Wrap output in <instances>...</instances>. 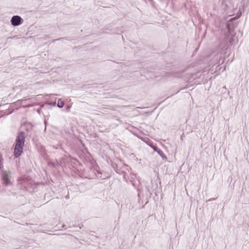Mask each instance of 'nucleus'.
I'll list each match as a JSON object with an SVG mask.
<instances>
[{
    "label": "nucleus",
    "mask_w": 249,
    "mask_h": 249,
    "mask_svg": "<svg viewBox=\"0 0 249 249\" xmlns=\"http://www.w3.org/2000/svg\"><path fill=\"white\" fill-rule=\"evenodd\" d=\"M26 139L25 133L23 131H19L13 144V156L15 158H19L23 153V148Z\"/></svg>",
    "instance_id": "nucleus-1"
},
{
    "label": "nucleus",
    "mask_w": 249,
    "mask_h": 249,
    "mask_svg": "<svg viewBox=\"0 0 249 249\" xmlns=\"http://www.w3.org/2000/svg\"><path fill=\"white\" fill-rule=\"evenodd\" d=\"M19 188L24 192L33 193L36 188L38 183L35 182L29 176H23L18 179Z\"/></svg>",
    "instance_id": "nucleus-2"
},
{
    "label": "nucleus",
    "mask_w": 249,
    "mask_h": 249,
    "mask_svg": "<svg viewBox=\"0 0 249 249\" xmlns=\"http://www.w3.org/2000/svg\"><path fill=\"white\" fill-rule=\"evenodd\" d=\"M226 26L228 30L227 33L225 34L224 39L219 44V47L225 50H228L232 46L234 41L233 37L235 35L234 31V28L233 25L227 23Z\"/></svg>",
    "instance_id": "nucleus-3"
},
{
    "label": "nucleus",
    "mask_w": 249,
    "mask_h": 249,
    "mask_svg": "<svg viewBox=\"0 0 249 249\" xmlns=\"http://www.w3.org/2000/svg\"><path fill=\"white\" fill-rule=\"evenodd\" d=\"M98 169H100V167L96 163L94 164L91 163L89 167L85 169L83 176L88 178H96Z\"/></svg>",
    "instance_id": "nucleus-4"
},
{
    "label": "nucleus",
    "mask_w": 249,
    "mask_h": 249,
    "mask_svg": "<svg viewBox=\"0 0 249 249\" xmlns=\"http://www.w3.org/2000/svg\"><path fill=\"white\" fill-rule=\"evenodd\" d=\"M10 171L7 172L4 170L0 171L1 179L3 186H9L13 185V182L10 179Z\"/></svg>",
    "instance_id": "nucleus-5"
},
{
    "label": "nucleus",
    "mask_w": 249,
    "mask_h": 249,
    "mask_svg": "<svg viewBox=\"0 0 249 249\" xmlns=\"http://www.w3.org/2000/svg\"><path fill=\"white\" fill-rule=\"evenodd\" d=\"M66 162L73 168H77L78 166H82V164L76 159L69 156L66 158Z\"/></svg>",
    "instance_id": "nucleus-6"
},
{
    "label": "nucleus",
    "mask_w": 249,
    "mask_h": 249,
    "mask_svg": "<svg viewBox=\"0 0 249 249\" xmlns=\"http://www.w3.org/2000/svg\"><path fill=\"white\" fill-rule=\"evenodd\" d=\"M23 22V19L18 15L12 16L10 19L11 24L14 27L19 26L21 25Z\"/></svg>",
    "instance_id": "nucleus-7"
},
{
    "label": "nucleus",
    "mask_w": 249,
    "mask_h": 249,
    "mask_svg": "<svg viewBox=\"0 0 249 249\" xmlns=\"http://www.w3.org/2000/svg\"><path fill=\"white\" fill-rule=\"evenodd\" d=\"M57 98L55 97V101H48L46 103L43 104L41 105V107H47L48 106H52V107H55L56 106V101Z\"/></svg>",
    "instance_id": "nucleus-8"
},
{
    "label": "nucleus",
    "mask_w": 249,
    "mask_h": 249,
    "mask_svg": "<svg viewBox=\"0 0 249 249\" xmlns=\"http://www.w3.org/2000/svg\"><path fill=\"white\" fill-rule=\"evenodd\" d=\"M108 176L105 173H103L100 169H98L96 178L103 180L108 178Z\"/></svg>",
    "instance_id": "nucleus-9"
},
{
    "label": "nucleus",
    "mask_w": 249,
    "mask_h": 249,
    "mask_svg": "<svg viewBox=\"0 0 249 249\" xmlns=\"http://www.w3.org/2000/svg\"><path fill=\"white\" fill-rule=\"evenodd\" d=\"M153 149L154 151L157 152L158 153V154L162 158L163 160L167 159V157L164 154L162 150H161L160 148L156 147L155 148H153Z\"/></svg>",
    "instance_id": "nucleus-10"
},
{
    "label": "nucleus",
    "mask_w": 249,
    "mask_h": 249,
    "mask_svg": "<svg viewBox=\"0 0 249 249\" xmlns=\"http://www.w3.org/2000/svg\"><path fill=\"white\" fill-rule=\"evenodd\" d=\"M3 106L5 107H8V108H6L4 111H2V112H4V113L5 114L4 115H10L14 111L13 109H11L10 106H8V104H4Z\"/></svg>",
    "instance_id": "nucleus-11"
},
{
    "label": "nucleus",
    "mask_w": 249,
    "mask_h": 249,
    "mask_svg": "<svg viewBox=\"0 0 249 249\" xmlns=\"http://www.w3.org/2000/svg\"><path fill=\"white\" fill-rule=\"evenodd\" d=\"M38 151L40 154L42 156H44L46 154V149L45 146L40 145L38 147Z\"/></svg>",
    "instance_id": "nucleus-12"
},
{
    "label": "nucleus",
    "mask_w": 249,
    "mask_h": 249,
    "mask_svg": "<svg viewBox=\"0 0 249 249\" xmlns=\"http://www.w3.org/2000/svg\"><path fill=\"white\" fill-rule=\"evenodd\" d=\"M25 125L26 126L25 130L27 132H29L32 129L34 125L30 122H27L25 123Z\"/></svg>",
    "instance_id": "nucleus-13"
},
{
    "label": "nucleus",
    "mask_w": 249,
    "mask_h": 249,
    "mask_svg": "<svg viewBox=\"0 0 249 249\" xmlns=\"http://www.w3.org/2000/svg\"><path fill=\"white\" fill-rule=\"evenodd\" d=\"M57 100L56 106L59 108H62L64 106V102L60 98L57 99Z\"/></svg>",
    "instance_id": "nucleus-14"
},
{
    "label": "nucleus",
    "mask_w": 249,
    "mask_h": 249,
    "mask_svg": "<svg viewBox=\"0 0 249 249\" xmlns=\"http://www.w3.org/2000/svg\"><path fill=\"white\" fill-rule=\"evenodd\" d=\"M56 40H57V41H62V42H64V40H68L71 41H72L73 39L71 38V37L66 36L57 38Z\"/></svg>",
    "instance_id": "nucleus-15"
},
{
    "label": "nucleus",
    "mask_w": 249,
    "mask_h": 249,
    "mask_svg": "<svg viewBox=\"0 0 249 249\" xmlns=\"http://www.w3.org/2000/svg\"><path fill=\"white\" fill-rule=\"evenodd\" d=\"M49 165H50L52 167L55 168H57L61 166L59 162H58L57 161H56L55 162H51L49 163Z\"/></svg>",
    "instance_id": "nucleus-16"
},
{
    "label": "nucleus",
    "mask_w": 249,
    "mask_h": 249,
    "mask_svg": "<svg viewBox=\"0 0 249 249\" xmlns=\"http://www.w3.org/2000/svg\"><path fill=\"white\" fill-rule=\"evenodd\" d=\"M111 166L117 174H121L122 173H125L124 172H120V170L118 169L117 165L116 163H112Z\"/></svg>",
    "instance_id": "nucleus-17"
},
{
    "label": "nucleus",
    "mask_w": 249,
    "mask_h": 249,
    "mask_svg": "<svg viewBox=\"0 0 249 249\" xmlns=\"http://www.w3.org/2000/svg\"><path fill=\"white\" fill-rule=\"evenodd\" d=\"M81 150H82V152L83 153V154H84L86 155H87V156L89 157V156H91V155H90V153L89 152L87 147H86L84 148H82L81 149Z\"/></svg>",
    "instance_id": "nucleus-18"
},
{
    "label": "nucleus",
    "mask_w": 249,
    "mask_h": 249,
    "mask_svg": "<svg viewBox=\"0 0 249 249\" xmlns=\"http://www.w3.org/2000/svg\"><path fill=\"white\" fill-rule=\"evenodd\" d=\"M71 108V106L67 105L65 107V108L64 109H62V110L65 111L66 112H69L70 111Z\"/></svg>",
    "instance_id": "nucleus-19"
},
{
    "label": "nucleus",
    "mask_w": 249,
    "mask_h": 249,
    "mask_svg": "<svg viewBox=\"0 0 249 249\" xmlns=\"http://www.w3.org/2000/svg\"><path fill=\"white\" fill-rule=\"evenodd\" d=\"M43 107H41V106L40 107L37 109H36V111L39 114H41V109L43 108Z\"/></svg>",
    "instance_id": "nucleus-20"
},
{
    "label": "nucleus",
    "mask_w": 249,
    "mask_h": 249,
    "mask_svg": "<svg viewBox=\"0 0 249 249\" xmlns=\"http://www.w3.org/2000/svg\"><path fill=\"white\" fill-rule=\"evenodd\" d=\"M22 100H18L16 102H15L14 104H19V105H20L22 102Z\"/></svg>",
    "instance_id": "nucleus-21"
},
{
    "label": "nucleus",
    "mask_w": 249,
    "mask_h": 249,
    "mask_svg": "<svg viewBox=\"0 0 249 249\" xmlns=\"http://www.w3.org/2000/svg\"><path fill=\"white\" fill-rule=\"evenodd\" d=\"M3 165H2V163L1 161H0V170H1V171L2 170H3L2 169H3Z\"/></svg>",
    "instance_id": "nucleus-22"
},
{
    "label": "nucleus",
    "mask_w": 249,
    "mask_h": 249,
    "mask_svg": "<svg viewBox=\"0 0 249 249\" xmlns=\"http://www.w3.org/2000/svg\"><path fill=\"white\" fill-rule=\"evenodd\" d=\"M55 97H56L55 95H52V97H51V100L53 101H55Z\"/></svg>",
    "instance_id": "nucleus-23"
},
{
    "label": "nucleus",
    "mask_w": 249,
    "mask_h": 249,
    "mask_svg": "<svg viewBox=\"0 0 249 249\" xmlns=\"http://www.w3.org/2000/svg\"><path fill=\"white\" fill-rule=\"evenodd\" d=\"M185 137V135L184 133H182V134L180 136V139L183 141L184 138Z\"/></svg>",
    "instance_id": "nucleus-24"
},
{
    "label": "nucleus",
    "mask_w": 249,
    "mask_h": 249,
    "mask_svg": "<svg viewBox=\"0 0 249 249\" xmlns=\"http://www.w3.org/2000/svg\"><path fill=\"white\" fill-rule=\"evenodd\" d=\"M81 144L82 145V148H84L86 147L85 144L83 143V142L82 141H81Z\"/></svg>",
    "instance_id": "nucleus-25"
},
{
    "label": "nucleus",
    "mask_w": 249,
    "mask_h": 249,
    "mask_svg": "<svg viewBox=\"0 0 249 249\" xmlns=\"http://www.w3.org/2000/svg\"><path fill=\"white\" fill-rule=\"evenodd\" d=\"M81 144L82 145V148H84L86 147L85 144L83 143V142L82 141H81Z\"/></svg>",
    "instance_id": "nucleus-26"
},
{
    "label": "nucleus",
    "mask_w": 249,
    "mask_h": 249,
    "mask_svg": "<svg viewBox=\"0 0 249 249\" xmlns=\"http://www.w3.org/2000/svg\"><path fill=\"white\" fill-rule=\"evenodd\" d=\"M63 228H64L65 229H67V227H66V226L64 224H63L62 225V227Z\"/></svg>",
    "instance_id": "nucleus-27"
},
{
    "label": "nucleus",
    "mask_w": 249,
    "mask_h": 249,
    "mask_svg": "<svg viewBox=\"0 0 249 249\" xmlns=\"http://www.w3.org/2000/svg\"><path fill=\"white\" fill-rule=\"evenodd\" d=\"M215 200V198H212L210 199L209 200V201H213V200Z\"/></svg>",
    "instance_id": "nucleus-28"
},
{
    "label": "nucleus",
    "mask_w": 249,
    "mask_h": 249,
    "mask_svg": "<svg viewBox=\"0 0 249 249\" xmlns=\"http://www.w3.org/2000/svg\"><path fill=\"white\" fill-rule=\"evenodd\" d=\"M56 41H57V40H56V39H55L53 40L52 41V42L54 43V42H56Z\"/></svg>",
    "instance_id": "nucleus-29"
},
{
    "label": "nucleus",
    "mask_w": 249,
    "mask_h": 249,
    "mask_svg": "<svg viewBox=\"0 0 249 249\" xmlns=\"http://www.w3.org/2000/svg\"><path fill=\"white\" fill-rule=\"evenodd\" d=\"M105 30L106 31V33H107V31H108H108H110V30H109L108 28H106V29H105Z\"/></svg>",
    "instance_id": "nucleus-30"
},
{
    "label": "nucleus",
    "mask_w": 249,
    "mask_h": 249,
    "mask_svg": "<svg viewBox=\"0 0 249 249\" xmlns=\"http://www.w3.org/2000/svg\"><path fill=\"white\" fill-rule=\"evenodd\" d=\"M138 196L139 197V198H140V193H138Z\"/></svg>",
    "instance_id": "nucleus-31"
},
{
    "label": "nucleus",
    "mask_w": 249,
    "mask_h": 249,
    "mask_svg": "<svg viewBox=\"0 0 249 249\" xmlns=\"http://www.w3.org/2000/svg\"><path fill=\"white\" fill-rule=\"evenodd\" d=\"M66 198H69V196H66Z\"/></svg>",
    "instance_id": "nucleus-32"
},
{
    "label": "nucleus",
    "mask_w": 249,
    "mask_h": 249,
    "mask_svg": "<svg viewBox=\"0 0 249 249\" xmlns=\"http://www.w3.org/2000/svg\"><path fill=\"white\" fill-rule=\"evenodd\" d=\"M12 194L13 195H15L16 194V193H12Z\"/></svg>",
    "instance_id": "nucleus-33"
},
{
    "label": "nucleus",
    "mask_w": 249,
    "mask_h": 249,
    "mask_svg": "<svg viewBox=\"0 0 249 249\" xmlns=\"http://www.w3.org/2000/svg\"><path fill=\"white\" fill-rule=\"evenodd\" d=\"M238 15H239V16H241V14H240V13H238Z\"/></svg>",
    "instance_id": "nucleus-34"
},
{
    "label": "nucleus",
    "mask_w": 249,
    "mask_h": 249,
    "mask_svg": "<svg viewBox=\"0 0 249 249\" xmlns=\"http://www.w3.org/2000/svg\"><path fill=\"white\" fill-rule=\"evenodd\" d=\"M238 15H239V16H241V14H240V13H238Z\"/></svg>",
    "instance_id": "nucleus-35"
}]
</instances>
